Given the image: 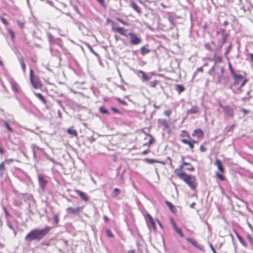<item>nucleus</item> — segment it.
<instances>
[{"label": "nucleus", "instance_id": "obj_1", "mask_svg": "<svg viewBox=\"0 0 253 253\" xmlns=\"http://www.w3.org/2000/svg\"><path fill=\"white\" fill-rule=\"evenodd\" d=\"M108 22L111 25L112 30L119 35L123 36L126 38L129 37V42L132 45H137L141 42V39L138 37L135 34L133 33H129L128 35L126 34L127 29L123 27H119L118 24L111 20H108Z\"/></svg>", "mask_w": 253, "mask_h": 253}, {"label": "nucleus", "instance_id": "obj_2", "mask_svg": "<svg viewBox=\"0 0 253 253\" xmlns=\"http://www.w3.org/2000/svg\"><path fill=\"white\" fill-rule=\"evenodd\" d=\"M51 229V227L50 226H45L44 228L41 229H33L27 234L25 237V239L29 242L33 240L40 241L49 232Z\"/></svg>", "mask_w": 253, "mask_h": 253}, {"label": "nucleus", "instance_id": "obj_3", "mask_svg": "<svg viewBox=\"0 0 253 253\" xmlns=\"http://www.w3.org/2000/svg\"><path fill=\"white\" fill-rule=\"evenodd\" d=\"M234 82L232 84V87H235L234 91L238 94H242L243 90L242 88L245 85L248 80L246 78V74H243L236 73L232 75Z\"/></svg>", "mask_w": 253, "mask_h": 253}, {"label": "nucleus", "instance_id": "obj_4", "mask_svg": "<svg viewBox=\"0 0 253 253\" xmlns=\"http://www.w3.org/2000/svg\"><path fill=\"white\" fill-rule=\"evenodd\" d=\"M180 179L185 182L191 189L194 190L196 189L198 183L196 177L194 175L188 174L184 171L175 174Z\"/></svg>", "mask_w": 253, "mask_h": 253}, {"label": "nucleus", "instance_id": "obj_5", "mask_svg": "<svg viewBox=\"0 0 253 253\" xmlns=\"http://www.w3.org/2000/svg\"><path fill=\"white\" fill-rule=\"evenodd\" d=\"M181 164L179 166L178 168L176 169L174 171V173L176 174L179 172H181L183 171V169L186 165H189V167H187L185 168L186 170L189 171H193L195 170V168L194 166L189 163H187L185 161V157L184 156L181 157Z\"/></svg>", "mask_w": 253, "mask_h": 253}, {"label": "nucleus", "instance_id": "obj_6", "mask_svg": "<svg viewBox=\"0 0 253 253\" xmlns=\"http://www.w3.org/2000/svg\"><path fill=\"white\" fill-rule=\"evenodd\" d=\"M30 79L31 83L34 88L38 89L42 87V84L41 81L39 78L34 77V72L31 69L30 70Z\"/></svg>", "mask_w": 253, "mask_h": 253}, {"label": "nucleus", "instance_id": "obj_7", "mask_svg": "<svg viewBox=\"0 0 253 253\" xmlns=\"http://www.w3.org/2000/svg\"><path fill=\"white\" fill-rule=\"evenodd\" d=\"M219 105L222 109L223 112L226 117H233L234 116L233 108L228 105L223 106L221 103H219Z\"/></svg>", "mask_w": 253, "mask_h": 253}, {"label": "nucleus", "instance_id": "obj_8", "mask_svg": "<svg viewBox=\"0 0 253 253\" xmlns=\"http://www.w3.org/2000/svg\"><path fill=\"white\" fill-rule=\"evenodd\" d=\"M83 207H78L75 208H73L70 207L67 208L66 210L68 212L72 214H79L83 209Z\"/></svg>", "mask_w": 253, "mask_h": 253}, {"label": "nucleus", "instance_id": "obj_9", "mask_svg": "<svg viewBox=\"0 0 253 253\" xmlns=\"http://www.w3.org/2000/svg\"><path fill=\"white\" fill-rule=\"evenodd\" d=\"M186 241L189 243H191L193 246L198 249L199 250L204 251V248L203 246L198 245L197 243L193 239L187 238H186Z\"/></svg>", "mask_w": 253, "mask_h": 253}, {"label": "nucleus", "instance_id": "obj_10", "mask_svg": "<svg viewBox=\"0 0 253 253\" xmlns=\"http://www.w3.org/2000/svg\"><path fill=\"white\" fill-rule=\"evenodd\" d=\"M144 134H145L147 136L149 137V140L148 142H146L143 144V146L150 147L152 144L154 143L155 142V138L150 134L147 133L143 131Z\"/></svg>", "mask_w": 253, "mask_h": 253}, {"label": "nucleus", "instance_id": "obj_11", "mask_svg": "<svg viewBox=\"0 0 253 253\" xmlns=\"http://www.w3.org/2000/svg\"><path fill=\"white\" fill-rule=\"evenodd\" d=\"M192 135L193 137L197 136L198 138H203L204 137V133L201 129L198 128L193 131Z\"/></svg>", "mask_w": 253, "mask_h": 253}, {"label": "nucleus", "instance_id": "obj_12", "mask_svg": "<svg viewBox=\"0 0 253 253\" xmlns=\"http://www.w3.org/2000/svg\"><path fill=\"white\" fill-rule=\"evenodd\" d=\"M190 139H191L188 138H183L181 140V141L182 143L188 145L190 149L191 150V151L193 152L194 148V145H193V142H192Z\"/></svg>", "mask_w": 253, "mask_h": 253}, {"label": "nucleus", "instance_id": "obj_13", "mask_svg": "<svg viewBox=\"0 0 253 253\" xmlns=\"http://www.w3.org/2000/svg\"><path fill=\"white\" fill-rule=\"evenodd\" d=\"M74 191L81 197V198L84 201H88L89 200V198L87 196V195L81 191L76 189Z\"/></svg>", "mask_w": 253, "mask_h": 253}, {"label": "nucleus", "instance_id": "obj_14", "mask_svg": "<svg viewBox=\"0 0 253 253\" xmlns=\"http://www.w3.org/2000/svg\"><path fill=\"white\" fill-rule=\"evenodd\" d=\"M214 165L216 166L218 169L220 171L221 173H224L225 172V169L223 167L221 162L219 160L216 159Z\"/></svg>", "mask_w": 253, "mask_h": 253}, {"label": "nucleus", "instance_id": "obj_15", "mask_svg": "<svg viewBox=\"0 0 253 253\" xmlns=\"http://www.w3.org/2000/svg\"><path fill=\"white\" fill-rule=\"evenodd\" d=\"M200 109L197 106H194L191 109L187 110V114L192 115L199 113Z\"/></svg>", "mask_w": 253, "mask_h": 253}, {"label": "nucleus", "instance_id": "obj_16", "mask_svg": "<svg viewBox=\"0 0 253 253\" xmlns=\"http://www.w3.org/2000/svg\"><path fill=\"white\" fill-rule=\"evenodd\" d=\"M158 124L160 126H163L165 128H168L169 125L168 121L165 119H160L158 120Z\"/></svg>", "mask_w": 253, "mask_h": 253}, {"label": "nucleus", "instance_id": "obj_17", "mask_svg": "<svg viewBox=\"0 0 253 253\" xmlns=\"http://www.w3.org/2000/svg\"><path fill=\"white\" fill-rule=\"evenodd\" d=\"M38 180L42 188H44L47 184V180L44 179V176L42 174L38 175Z\"/></svg>", "mask_w": 253, "mask_h": 253}, {"label": "nucleus", "instance_id": "obj_18", "mask_svg": "<svg viewBox=\"0 0 253 253\" xmlns=\"http://www.w3.org/2000/svg\"><path fill=\"white\" fill-rule=\"evenodd\" d=\"M130 6L138 14H140L141 13V11L140 7H139L134 2L131 1Z\"/></svg>", "mask_w": 253, "mask_h": 253}, {"label": "nucleus", "instance_id": "obj_19", "mask_svg": "<svg viewBox=\"0 0 253 253\" xmlns=\"http://www.w3.org/2000/svg\"><path fill=\"white\" fill-rule=\"evenodd\" d=\"M67 133L72 136L78 137V133L76 130L73 128H69L67 130Z\"/></svg>", "mask_w": 253, "mask_h": 253}, {"label": "nucleus", "instance_id": "obj_20", "mask_svg": "<svg viewBox=\"0 0 253 253\" xmlns=\"http://www.w3.org/2000/svg\"><path fill=\"white\" fill-rule=\"evenodd\" d=\"M5 164L3 162L0 164V176H2L6 170Z\"/></svg>", "mask_w": 253, "mask_h": 253}, {"label": "nucleus", "instance_id": "obj_21", "mask_svg": "<svg viewBox=\"0 0 253 253\" xmlns=\"http://www.w3.org/2000/svg\"><path fill=\"white\" fill-rule=\"evenodd\" d=\"M235 127H236V125L235 124H233L230 126H227L225 128V131L227 133H228L230 132H232Z\"/></svg>", "mask_w": 253, "mask_h": 253}, {"label": "nucleus", "instance_id": "obj_22", "mask_svg": "<svg viewBox=\"0 0 253 253\" xmlns=\"http://www.w3.org/2000/svg\"><path fill=\"white\" fill-rule=\"evenodd\" d=\"M35 95L40 99L44 104H46V100L44 97L40 93H36Z\"/></svg>", "mask_w": 253, "mask_h": 253}, {"label": "nucleus", "instance_id": "obj_23", "mask_svg": "<svg viewBox=\"0 0 253 253\" xmlns=\"http://www.w3.org/2000/svg\"><path fill=\"white\" fill-rule=\"evenodd\" d=\"M138 73L141 74L142 75V77L143 78V80L144 81H148L149 80V78L146 75L145 72H143V71H141V70L137 71V74H138Z\"/></svg>", "mask_w": 253, "mask_h": 253}, {"label": "nucleus", "instance_id": "obj_24", "mask_svg": "<svg viewBox=\"0 0 253 253\" xmlns=\"http://www.w3.org/2000/svg\"><path fill=\"white\" fill-rule=\"evenodd\" d=\"M150 52V50L145 48L144 46H142L140 48V52L142 55H145V54L149 53Z\"/></svg>", "mask_w": 253, "mask_h": 253}, {"label": "nucleus", "instance_id": "obj_25", "mask_svg": "<svg viewBox=\"0 0 253 253\" xmlns=\"http://www.w3.org/2000/svg\"><path fill=\"white\" fill-rule=\"evenodd\" d=\"M180 136L181 137H186L188 139H191V136H190V134L188 133V132L186 130H183L181 131V133L180 134Z\"/></svg>", "mask_w": 253, "mask_h": 253}, {"label": "nucleus", "instance_id": "obj_26", "mask_svg": "<svg viewBox=\"0 0 253 253\" xmlns=\"http://www.w3.org/2000/svg\"><path fill=\"white\" fill-rule=\"evenodd\" d=\"M147 217H148V220L150 222V223H151L152 227L153 228L155 229L156 228V224L155 223L154 221L153 220L152 217L150 214H148Z\"/></svg>", "mask_w": 253, "mask_h": 253}, {"label": "nucleus", "instance_id": "obj_27", "mask_svg": "<svg viewBox=\"0 0 253 253\" xmlns=\"http://www.w3.org/2000/svg\"><path fill=\"white\" fill-rule=\"evenodd\" d=\"M19 61H20V63L21 64L22 70H23V72L25 73L26 71V64L24 62V58L23 57H21L19 59Z\"/></svg>", "mask_w": 253, "mask_h": 253}, {"label": "nucleus", "instance_id": "obj_28", "mask_svg": "<svg viewBox=\"0 0 253 253\" xmlns=\"http://www.w3.org/2000/svg\"><path fill=\"white\" fill-rule=\"evenodd\" d=\"M166 204L168 206V207L169 208V210L172 211L173 212H174L175 211V207L172 204V203H171L170 202L168 201H166Z\"/></svg>", "mask_w": 253, "mask_h": 253}, {"label": "nucleus", "instance_id": "obj_29", "mask_svg": "<svg viewBox=\"0 0 253 253\" xmlns=\"http://www.w3.org/2000/svg\"><path fill=\"white\" fill-rule=\"evenodd\" d=\"M144 161L147 162L148 164H153V163H161L160 161L155 160L151 159L149 158H146L144 159Z\"/></svg>", "mask_w": 253, "mask_h": 253}, {"label": "nucleus", "instance_id": "obj_30", "mask_svg": "<svg viewBox=\"0 0 253 253\" xmlns=\"http://www.w3.org/2000/svg\"><path fill=\"white\" fill-rule=\"evenodd\" d=\"M184 87L181 84L176 85V90L179 92V93L183 92L184 90Z\"/></svg>", "mask_w": 253, "mask_h": 253}, {"label": "nucleus", "instance_id": "obj_31", "mask_svg": "<svg viewBox=\"0 0 253 253\" xmlns=\"http://www.w3.org/2000/svg\"><path fill=\"white\" fill-rule=\"evenodd\" d=\"M11 87L14 92L18 93L19 92L18 84L15 83H11Z\"/></svg>", "mask_w": 253, "mask_h": 253}, {"label": "nucleus", "instance_id": "obj_32", "mask_svg": "<svg viewBox=\"0 0 253 253\" xmlns=\"http://www.w3.org/2000/svg\"><path fill=\"white\" fill-rule=\"evenodd\" d=\"M99 112L103 114H109L108 111L104 107L101 106L99 109Z\"/></svg>", "mask_w": 253, "mask_h": 253}, {"label": "nucleus", "instance_id": "obj_33", "mask_svg": "<svg viewBox=\"0 0 253 253\" xmlns=\"http://www.w3.org/2000/svg\"><path fill=\"white\" fill-rule=\"evenodd\" d=\"M215 175H216V176L217 177H218L221 181L226 180V178H225V176L224 175H223L222 174L219 173V172H216Z\"/></svg>", "mask_w": 253, "mask_h": 253}, {"label": "nucleus", "instance_id": "obj_34", "mask_svg": "<svg viewBox=\"0 0 253 253\" xmlns=\"http://www.w3.org/2000/svg\"><path fill=\"white\" fill-rule=\"evenodd\" d=\"M246 92H247L246 94L243 95V96H242L243 100H248L250 98V94H249L250 91L248 90H247Z\"/></svg>", "mask_w": 253, "mask_h": 253}, {"label": "nucleus", "instance_id": "obj_35", "mask_svg": "<svg viewBox=\"0 0 253 253\" xmlns=\"http://www.w3.org/2000/svg\"><path fill=\"white\" fill-rule=\"evenodd\" d=\"M106 233L107 236L108 237H110V238L114 237V235L113 234V233H112L110 229H106Z\"/></svg>", "mask_w": 253, "mask_h": 253}, {"label": "nucleus", "instance_id": "obj_36", "mask_svg": "<svg viewBox=\"0 0 253 253\" xmlns=\"http://www.w3.org/2000/svg\"><path fill=\"white\" fill-rule=\"evenodd\" d=\"M175 230L181 237H183L184 236V234L182 232L181 228H176V229H175Z\"/></svg>", "mask_w": 253, "mask_h": 253}, {"label": "nucleus", "instance_id": "obj_37", "mask_svg": "<svg viewBox=\"0 0 253 253\" xmlns=\"http://www.w3.org/2000/svg\"><path fill=\"white\" fill-rule=\"evenodd\" d=\"M216 34L217 35L221 34L222 36L224 35H227L225 32V30L223 29H220L219 31L216 32Z\"/></svg>", "mask_w": 253, "mask_h": 253}, {"label": "nucleus", "instance_id": "obj_38", "mask_svg": "<svg viewBox=\"0 0 253 253\" xmlns=\"http://www.w3.org/2000/svg\"><path fill=\"white\" fill-rule=\"evenodd\" d=\"M53 219L55 224H58L59 221L58 215L54 214L53 217Z\"/></svg>", "mask_w": 253, "mask_h": 253}, {"label": "nucleus", "instance_id": "obj_39", "mask_svg": "<svg viewBox=\"0 0 253 253\" xmlns=\"http://www.w3.org/2000/svg\"><path fill=\"white\" fill-rule=\"evenodd\" d=\"M116 20L120 22L121 23H122L123 25H126V26H128V23L124 20H123L122 19L120 18H116Z\"/></svg>", "mask_w": 253, "mask_h": 253}, {"label": "nucleus", "instance_id": "obj_40", "mask_svg": "<svg viewBox=\"0 0 253 253\" xmlns=\"http://www.w3.org/2000/svg\"><path fill=\"white\" fill-rule=\"evenodd\" d=\"M4 125L6 128L8 129V130L10 132H13V129L8 124L7 122H4Z\"/></svg>", "mask_w": 253, "mask_h": 253}, {"label": "nucleus", "instance_id": "obj_41", "mask_svg": "<svg viewBox=\"0 0 253 253\" xmlns=\"http://www.w3.org/2000/svg\"><path fill=\"white\" fill-rule=\"evenodd\" d=\"M15 160L13 159H5L3 162L5 165H9L10 163L13 162Z\"/></svg>", "mask_w": 253, "mask_h": 253}, {"label": "nucleus", "instance_id": "obj_42", "mask_svg": "<svg viewBox=\"0 0 253 253\" xmlns=\"http://www.w3.org/2000/svg\"><path fill=\"white\" fill-rule=\"evenodd\" d=\"M228 66H229V70H230V73H231V75H233V74H235L236 72H235L234 71L232 67L231 64L230 63H228Z\"/></svg>", "mask_w": 253, "mask_h": 253}, {"label": "nucleus", "instance_id": "obj_43", "mask_svg": "<svg viewBox=\"0 0 253 253\" xmlns=\"http://www.w3.org/2000/svg\"><path fill=\"white\" fill-rule=\"evenodd\" d=\"M157 84L158 81L157 80H155L150 82V86L153 88H155Z\"/></svg>", "mask_w": 253, "mask_h": 253}, {"label": "nucleus", "instance_id": "obj_44", "mask_svg": "<svg viewBox=\"0 0 253 253\" xmlns=\"http://www.w3.org/2000/svg\"><path fill=\"white\" fill-rule=\"evenodd\" d=\"M0 20H1V21L2 22V23L5 26H7L8 25V22H7V21L6 20V19H5L4 18L2 17H0Z\"/></svg>", "mask_w": 253, "mask_h": 253}, {"label": "nucleus", "instance_id": "obj_45", "mask_svg": "<svg viewBox=\"0 0 253 253\" xmlns=\"http://www.w3.org/2000/svg\"><path fill=\"white\" fill-rule=\"evenodd\" d=\"M199 149L201 152H205L207 150V148L205 147L203 145H201Z\"/></svg>", "mask_w": 253, "mask_h": 253}, {"label": "nucleus", "instance_id": "obj_46", "mask_svg": "<svg viewBox=\"0 0 253 253\" xmlns=\"http://www.w3.org/2000/svg\"><path fill=\"white\" fill-rule=\"evenodd\" d=\"M113 193H114V194L115 196H118L119 193H120V190L119 189L117 188H116L114 189V191H113Z\"/></svg>", "mask_w": 253, "mask_h": 253}, {"label": "nucleus", "instance_id": "obj_47", "mask_svg": "<svg viewBox=\"0 0 253 253\" xmlns=\"http://www.w3.org/2000/svg\"><path fill=\"white\" fill-rule=\"evenodd\" d=\"M227 37H228V34L224 35L222 36V44H224L226 42Z\"/></svg>", "mask_w": 253, "mask_h": 253}, {"label": "nucleus", "instance_id": "obj_48", "mask_svg": "<svg viewBox=\"0 0 253 253\" xmlns=\"http://www.w3.org/2000/svg\"><path fill=\"white\" fill-rule=\"evenodd\" d=\"M98 2L104 8H106V5L105 2V0H97Z\"/></svg>", "mask_w": 253, "mask_h": 253}, {"label": "nucleus", "instance_id": "obj_49", "mask_svg": "<svg viewBox=\"0 0 253 253\" xmlns=\"http://www.w3.org/2000/svg\"><path fill=\"white\" fill-rule=\"evenodd\" d=\"M164 114L165 115L169 117L170 115V114H171V110H165L164 112Z\"/></svg>", "mask_w": 253, "mask_h": 253}, {"label": "nucleus", "instance_id": "obj_50", "mask_svg": "<svg viewBox=\"0 0 253 253\" xmlns=\"http://www.w3.org/2000/svg\"><path fill=\"white\" fill-rule=\"evenodd\" d=\"M247 238L250 243L253 244V238L251 235H247Z\"/></svg>", "mask_w": 253, "mask_h": 253}, {"label": "nucleus", "instance_id": "obj_51", "mask_svg": "<svg viewBox=\"0 0 253 253\" xmlns=\"http://www.w3.org/2000/svg\"><path fill=\"white\" fill-rule=\"evenodd\" d=\"M8 32L10 34V35L11 36V39H12V40H14V38H15L14 33L12 30H9L8 31Z\"/></svg>", "mask_w": 253, "mask_h": 253}, {"label": "nucleus", "instance_id": "obj_52", "mask_svg": "<svg viewBox=\"0 0 253 253\" xmlns=\"http://www.w3.org/2000/svg\"><path fill=\"white\" fill-rule=\"evenodd\" d=\"M205 47L209 50H211V44L209 43H207L205 44Z\"/></svg>", "mask_w": 253, "mask_h": 253}, {"label": "nucleus", "instance_id": "obj_53", "mask_svg": "<svg viewBox=\"0 0 253 253\" xmlns=\"http://www.w3.org/2000/svg\"><path fill=\"white\" fill-rule=\"evenodd\" d=\"M214 59L216 61H218L219 62H221L222 61V57L221 56H216L214 57Z\"/></svg>", "mask_w": 253, "mask_h": 253}, {"label": "nucleus", "instance_id": "obj_54", "mask_svg": "<svg viewBox=\"0 0 253 253\" xmlns=\"http://www.w3.org/2000/svg\"><path fill=\"white\" fill-rule=\"evenodd\" d=\"M88 139L90 143H92L95 140V138L93 136H91V137H88Z\"/></svg>", "mask_w": 253, "mask_h": 253}, {"label": "nucleus", "instance_id": "obj_55", "mask_svg": "<svg viewBox=\"0 0 253 253\" xmlns=\"http://www.w3.org/2000/svg\"><path fill=\"white\" fill-rule=\"evenodd\" d=\"M18 25L21 28H23V27H24V23L20 21H17V22Z\"/></svg>", "mask_w": 253, "mask_h": 253}, {"label": "nucleus", "instance_id": "obj_56", "mask_svg": "<svg viewBox=\"0 0 253 253\" xmlns=\"http://www.w3.org/2000/svg\"><path fill=\"white\" fill-rule=\"evenodd\" d=\"M210 247L213 253H217L212 244H210Z\"/></svg>", "mask_w": 253, "mask_h": 253}, {"label": "nucleus", "instance_id": "obj_57", "mask_svg": "<svg viewBox=\"0 0 253 253\" xmlns=\"http://www.w3.org/2000/svg\"><path fill=\"white\" fill-rule=\"evenodd\" d=\"M241 111L244 114H247L248 113V111L244 108L241 109Z\"/></svg>", "mask_w": 253, "mask_h": 253}, {"label": "nucleus", "instance_id": "obj_58", "mask_svg": "<svg viewBox=\"0 0 253 253\" xmlns=\"http://www.w3.org/2000/svg\"><path fill=\"white\" fill-rule=\"evenodd\" d=\"M238 238L240 240L241 243L244 246H246V244H245L244 242L243 241V240H242V239L239 236H238Z\"/></svg>", "mask_w": 253, "mask_h": 253}, {"label": "nucleus", "instance_id": "obj_59", "mask_svg": "<svg viewBox=\"0 0 253 253\" xmlns=\"http://www.w3.org/2000/svg\"><path fill=\"white\" fill-rule=\"evenodd\" d=\"M103 219L106 222H108L109 220V218L106 215L103 216Z\"/></svg>", "mask_w": 253, "mask_h": 253}, {"label": "nucleus", "instance_id": "obj_60", "mask_svg": "<svg viewBox=\"0 0 253 253\" xmlns=\"http://www.w3.org/2000/svg\"><path fill=\"white\" fill-rule=\"evenodd\" d=\"M172 224L174 230L176 229V228H178L176 223L174 222H172Z\"/></svg>", "mask_w": 253, "mask_h": 253}, {"label": "nucleus", "instance_id": "obj_61", "mask_svg": "<svg viewBox=\"0 0 253 253\" xmlns=\"http://www.w3.org/2000/svg\"><path fill=\"white\" fill-rule=\"evenodd\" d=\"M195 205H196V203L195 202L192 203L190 205V208H192V209L194 208V207H195Z\"/></svg>", "mask_w": 253, "mask_h": 253}, {"label": "nucleus", "instance_id": "obj_62", "mask_svg": "<svg viewBox=\"0 0 253 253\" xmlns=\"http://www.w3.org/2000/svg\"><path fill=\"white\" fill-rule=\"evenodd\" d=\"M112 110H113V111H114L116 113H119V111L118 109H117L116 108L113 107L112 108Z\"/></svg>", "mask_w": 253, "mask_h": 253}, {"label": "nucleus", "instance_id": "obj_63", "mask_svg": "<svg viewBox=\"0 0 253 253\" xmlns=\"http://www.w3.org/2000/svg\"><path fill=\"white\" fill-rule=\"evenodd\" d=\"M250 56L251 57V60L253 62V53L250 54Z\"/></svg>", "mask_w": 253, "mask_h": 253}, {"label": "nucleus", "instance_id": "obj_64", "mask_svg": "<svg viewBox=\"0 0 253 253\" xmlns=\"http://www.w3.org/2000/svg\"><path fill=\"white\" fill-rule=\"evenodd\" d=\"M128 253H135V252L134 250H129L128 252Z\"/></svg>", "mask_w": 253, "mask_h": 253}]
</instances>
